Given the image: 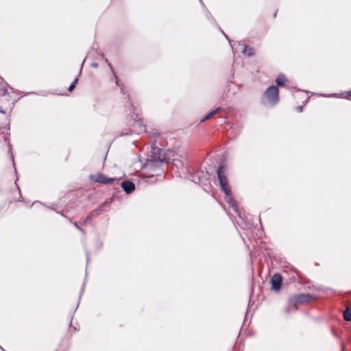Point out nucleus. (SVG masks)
<instances>
[{"mask_svg":"<svg viewBox=\"0 0 351 351\" xmlns=\"http://www.w3.org/2000/svg\"><path fill=\"white\" fill-rule=\"evenodd\" d=\"M217 177L219 182L221 189L226 195L225 199L229 204L233 210L240 215L238 206L231 196V190L228 186L226 178V168L221 165L217 169Z\"/></svg>","mask_w":351,"mask_h":351,"instance_id":"1","label":"nucleus"},{"mask_svg":"<svg viewBox=\"0 0 351 351\" xmlns=\"http://www.w3.org/2000/svg\"><path fill=\"white\" fill-rule=\"evenodd\" d=\"M278 94L279 93L278 88L271 86L265 90V97L270 104L275 105L278 103L279 99Z\"/></svg>","mask_w":351,"mask_h":351,"instance_id":"2","label":"nucleus"},{"mask_svg":"<svg viewBox=\"0 0 351 351\" xmlns=\"http://www.w3.org/2000/svg\"><path fill=\"white\" fill-rule=\"evenodd\" d=\"M90 179L95 182H99L103 184H111L114 181V178H108L101 173L90 175Z\"/></svg>","mask_w":351,"mask_h":351,"instance_id":"3","label":"nucleus"},{"mask_svg":"<svg viewBox=\"0 0 351 351\" xmlns=\"http://www.w3.org/2000/svg\"><path fill=\"white\" fill-rule=\"evenodd\" d=\"M312 298V295L310 294H300L298 296L292 298L290 302L296 306L298 304H303L310 301Z\"/></svg>","mask_w":351,"mask_h":351,"instance_id":"4","label":"nucleus"},{"mask_svg":"<svg viewBox=\"0 0 351 351\" xmlns=\"http://www.w3.org/2000/svg\"><path fill=\"white\" fill-rule=\"evenodd\" d=\"M145 130V127L143 123V121L141 119H134V122L132 125L131 132L136 134H141L144 132Z\"/></svg>","mask_w":351,"mask_h":351,"instance_id":"5","label":"nucleus"},{"mask_svg":"<svg viewBox=\"0 0 351 351\" xmlns=\"http://www.w3.org/2000/svg\"><path fill=\"white\" fill-rule=\"evenodd\" d=\"M271 288L273 290L278 291L282 284V277L279 274H275L271 278Z\"/></svg>","mask_w":351,"mask_h":351,"instance_id":"6","label":"nucleus"},{"mask_svg":"<svg viewBox=\"0 0 351 351\" xmlns=\"http://www.w3.org/2000/svg\"><path fill=\"white\" fill-rule=\"evenodd\" d=\"M121 186L128 194L132 193L135 189L134 183L130 181L123 182L121 183Z\"/></svg>","mask_w":351,"mask_h":351,"instance_id":"7","label":"nucleus"},{"mask_svg":"<svg viewBox=\"0 0 351 351\" xmlns=\"http://www.w3.org/2000/svg\"><path fill=\"white\" fill-rule=\"evenodd\" d=\"M220 110H221V108H217L215 110L210 111L202 120H201V122H203L206 120L210 119Z\"/></svg>","mask_w":351,"mask_h":351,"instance_id":"8","label":"nucleus"},{"mask_svg":"<svg viewBox=\"0 0 351 351\" xmlns=\"http://www.w3.org/2000/svg\"><path fill=\"white\" fill-rule=\"evenodd\" d=\"M285 81L286 78L283 75H279L276 80V82L279 86H284Z\"/></svg>","mask_w":351,"mask_h":351,"instance_id":"9","label":"nucleus"},{"mask_svg":"<svg viewBox=\"0 0 351 351\" xmlns=\"http://www.w3.org/2000/svg\"><path fill=\"white\" fill-rule=\"evenodd\" d=\"M242 53L247 56H251L254 55V49L248 46H245Z\"/></svg>","mask_w":351,"mask_h":351,"instance_id":"10","label":"nucleus"},{"mask_svg":"<svg viewBox=\"0 0 351 351\" xmlns=\"http://www.w3.org/2000/svg\"><path fill=\"white\" fill-rule=\"evenodd\" d=\"M343 317L346 321H351V308H347L343 313Z\"/></svg>","mask_w":351,"mask_h":351,"instance_id":"11","label":"nucleus"},{"mask_svg":"<svg viewBox=\"0 0 351 351\" xmlns=\"http://www.w3.org/2000/svg\"><path fill=\"white\" fill-rule=\"evenodd\" d=\"M78 80L76 78L75 81L73 82V84L69 87L68 90L69 92H71L73 90V89L75 87L76 84L77 83Z\"/></svg>","mask_w":351,"mask_h":351,"instance_id":"12","label":"nucleus"},{"mask_svg":"<svg viewBox=\"0 0 351 351\" xmlns=\"http://www.w3.org/2000/svg\"><path fill=\"white\" fill-rule=\"evenodd\" d=\"M297 109H298V110L299 112H302V106L298 107V108H297Z\"/></svg>","mask_w":351,"mask_h":351,"instance_id":"13","label":"nucleus"},{"mask_svg":"<svg viewBox=\"0 0 351 351\" xmlns=\"http://www.w3.org/2000/svg\"><path fill=\"white\" fill-rule=\"evenodd\" d=\"M164 160H165V158H161L158 157V160H159L160 162H162V161H164Z\"/></svg>","mask_w":351,"mask_h":351,"instance_id":"14","label":"nucleus"},{"mask_svg":"<svg viewBox=\"0 0 351 351\" xmlns=\"http://www.w3.org/2000/svg\"><path fill=\"white\" fill-rule=\"evenodd\" d=\"M348 96H351V91L347 93V96L346 97H348Z\"/></svg>","mask_w":351,"mask_h":351,"instance_id":"15","label":"nucleus"},{"mask_svg":"<svg viewBox=\"0 0 351 351\" xmlns=\"http://www.w3.org/2000/svg\"><path fill=\"white\" fill-rule=\"evenodd\" d=\"M108 66L110 67L111 69H112V66L110 63H108Z\"/></svg>","mask_w":351,"mask_h":351,"instance_id":"16","label":"nucleus"},{"mask_svg":"<svg viewBox=\"0 0 351 351\" xmlns=\"http://www.w3.org/2000/svg\"><path fill=\"white\" fill-rule=\"evenodd\" d=\"M97 66V64H93V66H95V67H96Z\"/></svg>","mask_w":351,"mask_h":351,"instance_id":"17","label":"nucleus"}]
</instances>
